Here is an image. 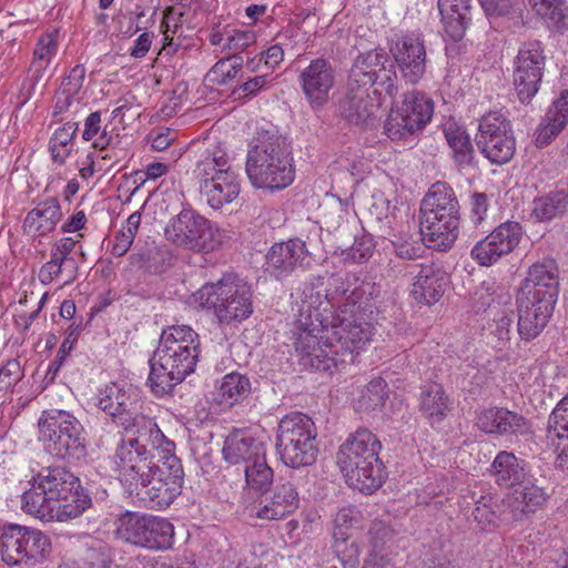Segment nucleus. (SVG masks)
Here are the masks:
<instances>
[{
	"mask_svg": "<svg viewBox=\"0 0 568 568\" xmlns=\"http://www.w3.org/2000/svg\"><path fill=\"white\" fill-rule=\"evenodd\" d=\"M293 339L300 364L329 375L354 362L372 336L366 317L374 313L382 286L369 276L347 272L327 280L324 301L306 285Z\"/></svg>",
	"mask_w": 568,
	"mask_h": 568,
	"instance_id": "1",
	"label": "nucleus"
},
{
	"mask_svg": "<svg viewBox=\"0 0 568 568\" xmlns=\"http://www.w3.org/2000/svg\"><path fill=\"white\" fill-rule=\"evenodd\" d=\"M382 444L366 428L351 434L337 452V465L348 486L372 494L385 480V466L379 458Z\"/></svg>",
	"mask_w": 568,
	"mask_h": 568,
	"instance_id": "2",
	"label": "nucleus"
},
{
	"mask_svg": "<svg viewBox=\"0 0 568 568\" xmlns=\"http://www.w3.org/2000/svg\"><path fill=\"white\" fill-rule=\"evenodd\" d=\"M419 231L430 248L446 251L456 242L460 224V205L454 190L445 182L432 185L420 202Z\"/></svg>",
	"mask_w": 568,
	"mask_h": 568,
	"instance_id": "3",
	"label": "nucleus"
},
{
	"mask_svg": "<svg viewBox=\"0 0 568 568\" xmlns=\"http://www.w3.org/2000/svg\"><path fill=\"white\" fill-rule=\"evenodd\" d=\"M246 173L252 185L282 190L294 181L293 159L286 140L270 135L253 146L246 158Z\"/></svg>",
	"mask_w": 568,
	"mask_h": 568,
	"instance_id": "4",
	"label": "nucleus"
},
{
	"mask_svg": "<svg viewBox=\"0 0 568 568\" xmlns=\"http://www.w3.org/2000/svg\"><path fill=\"white\" fill-rule=\"evenodd\" d=\"M194 175L199 180L200 194L213 210L232 203L241 193L239 173L231 166L225 151H206L197 161Z\"/></svg>",
	"mask_w": 568,
	"mask_h": 568,
	"instance_id": "5",
	"label": "nucleus"
},
{
	"mask_svg": "<svg viewBox=\"0 0 568 568\" xmlns=\"http://www.w3.org/2000/svg\"><path fill=\"white\" fill-rule=\"evenodd\" d=\"M39 439L54 457L80 460L87 455L85 430L81 422L70 412L50 408L41 413L38 420Z\"/></svg>",
	"mask_w": 568,
	"mask_h": 568,
	"instance_id": "6",
	"label": "nucleus"
},
{
	"mask_svg": "<svg viewBox=\"0 0 568 568\" xmlns=\"http://www.w3.org/2000/svg\"><path fill=\"white\" fill-rule=\"evenodd\" d=\"M252 296L251 285L235 274H225L199 291L201 305L224 325L246 320L253 313Z\"/></svg>",
	"mask_w": 568,
	"mask_h": 568,
	"instance_id": "7",
	"label": "nucleus"
},
{
	"mask_svg": "<svg viewBox=\"0 0 568 568\" xmlns=\"http://www.w3.org/2000/svg\"><path fill=\"white\" fill-rule=\"evenodd\" d=\"M317 429L311 417L303 413L284 416L277 427L276 450L281 460L291 468L313 465L318 455Z\"/></svg>",
	"mask_w": 568,
	"mask_h": 568,
	"instance_id": "8",
	"label": "nucleus"
},
{
	"mask_svg": "<svg viewBox=\"0 0 568 568\" xmlns=\"http://www.w3.org/2000/svg\"><path fill=\"white\" fill-rule=\"evenodd\" d=\"M184 470L176 455L159 457L150 473L139 480L128 493L150 508L162 509L170 506L181 494Z\"/></svg>",
	"mask_w": 568,
	"mask_h": 568,
	"instance_id": "9",
	"label": "nucleus"
},
{
	"mask_svg": "<svg viewBox=\"0 0 568 568\" xmlns=\"http://www.w3.org/2000/svg\"><path fill=\"white\" fill-rule=\"evenodd\" d=\"M165 239L178 247L195 253H209L221 244L220 230L193 209H183L170 219Z\"/></svg>",
	"mask_w": 568,
	"mask_h": 568,
	"instance_id": "10",
	"label": "nucleus"
},
{
	"mask_svg": "<svg viewBox=\"0 0 568 568\" xmlns=\"http://www.w3.org/2000/svg\"><path fill=\"white\" fill-rule=\"evenodd\" d=\"M50 539L41 531L18 524L0 526V552L7 565L32 568L49 554Z\"/></svg>",
	"mask_w": 568,
	"mask_h": 568,
	"instance_id": "11",
	"label": "nucleus"
},
{
	"mask_svg": "<svg viewBox=\"0 0 568 568\" xmlns=\"http://www.w3.org/2000/svg\"><path fill=\"white\" fill-rule=\"evenodd\" d=\"M118 537L138 547L163 550L173 545L174 528L165 518L125 511L115 520Z\"/></svg>",
	"mask_w": 568,
	"mask_h": 568,
	"instance_id": "12",
	"label": "nucleus"
},
{
	"mask_svg": "<svg viewBox=\"0 0 568 568\" xmlns=\"http://www.w3.org/2000/svg\"><path fill=\"white\" fill-rule=\"evenodd\" d=\"M33 480V488L22 495V509L36 518L43 506L55 505L57 498L80 488V479L62 466L42 468Z\"/></svg>",
	"mask_w": 568,
	"mask_h": 568,
	"instance_id": "13",
	"label": "nucleus"
},
{
	"mask_svg": "<svg viewBox=\"0 0 568 568\" xmlns=\"http://www.w3.org/2000/svg\"><path fill=\"white\" fill-rule=\"evenodd\" d=\"M475 142L480 153L497 165L508 163L516 150L511 123L499 112H489L480 118Z\"/></svg>",
	"mask_w": 568,
	"mask_h": 568,
	"instance_id": "14",
	"label": "nucleus"
},
{
	"mask_svg": "<svg viewBox=\"0 0 568 568\" xmlns=\"http://www.w3.org/2000/svg\"><path fill=\"white\" fill-rule=\"evenodd\" d=\"M197 353L191 355L173 354V352L156 348L150 358V374L148 378L152 393L159 397L166 395L182 383L185 377L195 371Z\"/></svg>",
	"mask_w": 568,
	"mask_h": 568,
	"instance_id": "15",
	"label": "nucleus"
},
{
	"mask_svg": "<svg viewBox=\"0 0 568 568\" xmlns=\"http://www.w3.org/2000/svg\"><path fill=\"white\" fill-rule=\"evenodd\" d=\"M434 102L425 93L408 91L404 93L402 104L392 110L384 125L385 133L392 140H402L422 130L432 119Z\"/></svg>",
	"mask_w": 568,
	"mask_h": 568,
	"instance_id": "16",
	"label": "nucleus"
},
{
	"mask_svg": "<svg viewBox=\"0 0 568 568\" xmlns=\"http://www.w3.org/2000/svg\"><path fill=\"white\" fill-rule=\"evenodd\" d=\"M545 64V49L539 40L521 43L513 70V83L521 103L528 104L539 91Z\"/></svg>",
	"mask_w": 568,
	"mask_h": 568,
	"instance_id": "17",
	"label": "nucleus"
},
{
	"mask_svg": "<svg viewBox=\"0 0 568 568\" xmlns=\"http://www.w3.org/2000/svg\"><path fill=\"white\" fill-rule=\"evenodd\" d=\"M521 236L523 227L518 222H504L474 245L470 256L478 265L490 266L513 252Z\"/></svg>",
	"mask_w": 568,
	"mask_h": 568,
	"instance_id": "18",
	"label": "nucleus"
},
{
	"mask_svg": "<svg viewBox=\"0 0 568 568\" xmlns=\"http://www.w3.org/2000/svg\"><path fill=\"white\" fill-rule=\"evenodd\" d=\"M376 93L377 89L371 90V87L362 88L361 84L347 82L338 101L341 115L351 124L374 128L379 113Z\"/></svg>",
	"mask_w": 568,
	"mask_h": 568,
	"instance_id": "19",
	"label": "nucleus"
},
{
	"mask_svg": "<svg viewBox=\"0 0 568 568\" xmlns=\"http://www.w3.org/2000/svg\"><path fill=\"white\" fill-rule=\"evenodd\" d=\"M151 452L139 445L136 439H122L115 449L114 464L118 478L126 491L143 480V476L151 471L156 463Z\"/></svg>",
	"mask_w": 568,
	"mask_h": 568,
	"instance_id": "20",
	"label": "nucleus"
},
{
	"mask_svg": "<svg viewBox=\"0 0 568 568\" xmlns=\"http://www.w3.org/2000/svg\"><path fill=\"white\" fill-rule=\"evenodd\" d=\"M298 84L313 110L323 108L335 84V70L325 58H316L298 74Z\"/></svg>",
	"mask_w": 568,
	"mask_h": 568,
	"instance_id": "21",
	"label": "nucleus"
},
{
	"mask_svg": "<svg viewBox=\"0 0 568 568\" xmlns=\"http://www.w3.org/2000/svg\"><path fill=\"white\" fill-rule=\"evenodd\" d=\"M390 51L403 79L410 84L418 83L426 72L427 57L422 34L413 32L400 37Z\"/></svg>",
	"mask_w": 568,
	"mask_h": 568,
	"instance_id": "22",
	"label": "nucleus"
},
{
	"mask_svg": "<svg viewBox=\"0 0 568 568\" xmlns=\"http://www.w3.org/2000/svg\"><path fill=\"white\" fill-rule=\"evenodd\" d=\"M256 517L262 520H283L300 507V494L292 479L278 478L275 485L264 490Z\"/></svg>",
	"mask_w": 568,
	"mask_h": 568,
	"instance_id": "23",
	"label": "nucleus"
},
{
	"mask_svg": "<svg viewBox=\"0 0 568 568\" xmlns=\"http://www.w3.org/2000/svg\"><path fill=\"white\" fill-rule=\"evenodd\" d=\"M77 241L72 237H62L50 247V260L39 271V280L49 285L55 280H63V284H71L78 276V263L71 253Z\"/></svg>",
	"mask_w": 568,
	"mask_h": 568,
	"instance_id": "24",
	"label": "nucleus"
},
{
	"mask_svg": "<svg viewBox=\"0 0 568 568\" xmlns=\"http://www.w3.org/2000/svg\"><path fill=\"white\" fill-rule=\"evenodd\" d=\"M558 292L557 264L554 260H544L529 267L520 295L556 304Z\"/></svg>",
	"mask_w": 568,
	"mask_h": 568,
	"instance_id": "25",
	"label": "nucleus"
},
{
	"mask_svg": "<svg viewBox=\"0 0 568 568\" xmlns=\"http://www.w3.org/2000/svg\"><path fill=\"white\" fill-rule=\"evenodd\" d=\"M518 486L519 488L503 499V521H521L530 514L536 513L548 499L545 489L528 478Z\"/></svg>",
	"mask_w": 568,
	"mask_h": 568,
	"instance_id": "26",
	"label": "nucleus"
},
{
	"mask_svg": "<svg viewBox=\"0 0 568 568\" xmlns=\"http://www.w3.org/2000/svg\"><path fill=\"white\" fill-rule=\"evenodd\" d=\"M307 255L305 242L300 239L275 243L266 254V271L281 280L292 274L296 267L303 266Z\"/></svg>",
	"mask_w": 568,
	"mask_h": 568,
	"instance_id": "27",
	"label": "nucleus"
},
{
	"mask_svg": "<svg viewBox=\"0 0 568 568\" xmlns=\"http://www.w3.org/2000/svg\"><path fill=\"white\" fill-rule=\"evenodd\" d=\"M477 427L487 434L526 435L530 425L526 417L504 407H489L480 410L476 418Z\"/></svg>",
	"mask_w": 568,
	"mask_h": 568,
	"instance_id": "28",
	"label": "nucleus"
},
{
	"mask_svg": "<svg viewBox=\"0 0 568 568\" xmlns=\"http://www.w3.org/2000/svg\"><path fill=\"white\" fill-rule=\"evenodd\" d=\"M266 454L265 444L246 429H234L224 439L222 456L233 466H245Z\"/></svg>",
	"mask_w": 568,
	"mask_h": 568,
	"instance_id": "29",
	"label": "nucleus"
},
{
	"mask_svg": "<svg viewBox=\"0 0 568 568\" xmlns=\"http://www.w3.org/2000/svg\"><path fill=\"white\" fill-rule=\"evenodd\" d=\"M518 304V333L526 341L534 339L546 327L555 304L547 301L532 300L519 295Z\"/></svg>",
	"mask_w": 568,
	"mask_h": 568,
	"instance_id": "30",
	"label": "nucleus"
},
{
	"mask_svg": "<svg viewBox=\"0 0 568 568\" xmlns=\"http://www.w3.org/2000/svg\"><path fill=\"white\" fill-rule=\"evenodd\" d=\"M123 428L128 433H133L139 445L158 450L159 457H169L175 455V444L166 438L159 428L156 422L143 414H135L129 423H123Z\"/></svg>",
	"mask_w": 568,
	"mask_h": 568,
	"instance_id": "31",
	"label": "nucleus"
},
{
	"mask_svg": "<svg viewBox=\"0 0 568 568\" xmlns=\"http://www.w3.org/2000/svg\"><path fill=\"white\" fill-rule=\"evenodd\" d=\"M97 405L122 427L123 423H129L135 415L133 414L132 392L125 384L111 383L106 385L100 390Z\"/></svg>",
	"mask_w": 568,
	"mask_h": 568,
	"instance_id": "32",
	"label": "nucleus"
},
{
	"mask_svg": "<svg viewBox=\"0 0 568 568\" xmlns=\"http://www.w3.org/2000/svg\"><path fill=\"white\" fill-rule=\"evenodd\" d=\"M448 284L447 274L435 264H420L414 278L412 295L425 305L436 304L444 295Z\"/></svg>",
	"mask_w": 568,
	"mask_h": 568,
	"instance_id": "33",
	"label": "nucleus"
},
{
	"mask_svg": "<svg viewBox=\"0 0 568 568\" xmlns=\"http://www.w3.org/2000/svg\"><path fill=\"white\" fill-rule=\"evenodd\" d=\"M568 124V90L552 101L535 132L537 148L549 145Z\"/></svg>",
	"mask_w": 568,
	"mask_h": 568,
	"instance_id": "34",
	"label": "nucleus"
},
{
	"mask_svg": "<svg viewBox=\"0 0 568 568\" xmlns=\"http://www.w3.org/2000/svg\"><path fill=\"white\" fill-rule=\"evenodd\" d=\"M91 497L80 485V488L72 489L70 494L57 498L55 505L43 506L38 519L42 521H67L82 515L91 506Z\"/></svg>",
	"mask_w": 568,
	"mask_h": 568,
	"instance_id": "35",
	"label": "nucleus"
},
{
	"mask_svg": "<svg viewBox=\"0 0 568 568\" xmlns=\"http://www.w3.org/2000/svg\"><path fill=\"white\" fill-rule=\"evenodd\" d=\"M473 0H438V9L446 34L460 41L471 22Z\"/></svg>",
	"mask_w": 568,
	"mask_h": 568,
	"instance_id": "36",
	"label": "nucleus"
},
{
	"mask_svg": "<svg viewBox=\"0 0 568 568\" xmlns=\"http://www.w3.org/2000/svg\"><path fill=\"white\" fill-rule=\"evenodd\" d=\"M62 219L58 199L50 197L33 207L23 221V230L31 236H45L53 232Z\"/></svg>",
	"mask_w": 568,
	"mask_h": 568,
	"instance_id": "37",
	"label": "nucleus"
},
{
	"mask_svg": "<svg viewBox=\"0 0 568 568\" xmlns=\"http://www.w3.org/2000/svg\"><path fill=\"white\" fill-rule=\"evenodd\" d=\"M491 471L498 486L509 488L523 485L527 477V464L510 452H499L491 464Z\"/></svg>",
	"mask_w": 568,
	"mask_h": 568,
	"instance_id": "38",
	"label": "nucleus"
},
{
	"mask_svg": "<svg viewBox=\"0 0 568 568\" xmlns=\"http://www.w3.org/2000/svg\"><path fill=\"white\" fill-rule=\"evenodd\" d=\"M388 61V54L384 49H374L359 53L353 61L348 80L351 84H361L362 88L371 87V80L383 63Z\"/></svg>",
	"mask_w": 568,
	"mask_h": 568,
	"instance_id": "39",
	"label": "nucleus"
},
{
	"mask_svg": "<svg viewBox=\"0 0 568 568\" xmlns=\"http://www.w3.org/2000/svg\"><path fill=\"white\" fill-rule=\"evenodd\" d=\"M419 410L432 423H438L445 418L449 410V398L440 384L427 383L423 385Z\"/></svg>",
	"mask_w": 568,
	"mask_h": 568,
	"instance_id": "40",
	"label": "nucleus"
},
{
	"mask_svg": "<svg viewBox=\"0 0 568 568\" xmlns=\"http://www.w3.org/2000/svg\"><path fill=\"white\" fill-rule=\"evenodd\" d=\"M443 132L457 165L460 168L471 165L475 151L466 129L454 121H448L444 124Z\"/></svg>",
	"mask_w": 568,
	"mask_h": 568,
	"instance_id": "41",
	"label": "nucleus"
},
{
	"mask_svg": "<svg viewBox=\"0 0 568 568\" xmlns=\"http://www.w3.org/2000/svg\"><path fill=\"white\" fill-rule=\"evenodd\" d=\"M57 51L58 42L52 33L43 34L39 38L33 50V60L29 69L30 80L33 87L42 80Z\"/></svg>",
	"mask_w": 568,
	"mask_h": 568,
	"instance_id": "42",
	"label": "nucleus"
},
{
	"mask_svg": "<svg viewBox=\"0 0 568 568\" xmlns=\"http://www.w3.org/2000/svg\"><path fill=\"white\" fill-rule=\"evenodd\" d=\"M251 393V382L246 375L233 372L226 374L219 386L220 404L233 406L244 400Z\"/></svg>",
	"mask_w": 568,
	"mask_h": 568,
	"instance_id": "43",
	"label": "nucleus"
},
{
	"mask_svg": "<svg viewBox=\"0 0 568 568\" xmlns=\"http://www.w3.org/2000/svg\"><path fill=\"white\" fill-rule=\"evenodd\" d=\"M568 210V193L565 191L551 192L534 201L531 215L538 222H548L565 214Z\"/></svg>",
	"mask_w": 568,
	"mask_h": 568,
	"instance_id": "44",
	"label": "nucleus"
},
{
	"mask_svg": "<svg viewBox=\"0 0 568 568\" xmlns=\"http://www.w3.org/2000/svg\"><path fill=\"white\" fill-rule=\"evenodd\" d=\"M246 486L254 491L267 490L274 480V471L268 466L266 454H262L243 467Z\"/></svg>",
	"mask_w": 568,
	"mask_h": 568,
	"instance_id": "45",
	"label": "nucleus"
},
{
	"mask_svg": "<svg viewBox=\"0 0 568 568\" xmlns=\"http://www.w3.org/2000/svg\"><path fill=\"white\" fill-rule=\"evenodd\" d=\"M78 129V122L69 121L54 131L49 142V150L54 162L62 164L70 155L72 141Z\"/></svg>",
	"mask_w": 568,
	"mask_h": 568,
	"instance_id": "46",
	"label": "nucleus"
},
{
	"mask_svg": "<svg viewBox=\"0 0 568 568\" xmlns=\"http://www.w3.org/2000/svg\"><path fill=\"white\" fill-rule=\"evenodd\" d=\"M243 69L242 55L219 60L207 72V79L217 85H226L239 77Z\"/></svg>",
	"mask_w": 568,
	"mask_h": 568,
	"instance_id": "47",
	"label": "nucleus"
},
{
	"mask_svg": "<svg viewBox=\"0 0 568 568\" xmlns=\"http://www.w3.org/2000/svg\"><path fill=\"white\" fill-rule=\"evenodd\" d=\"M473 498L475 501V507L471 515L480 528L486 529L490 526H495L497 519L503 520V509L497 513V504L494 496L490 494H485L480 495L478 498H475V496Z\"/></svg>",
	"mask_w": 568,
	"mask_h": 568,
	"instance_id": "48",
	"label": "nucleus"
},
{
	"mask_svg": "<svg viewBox=\"0 0 568 568\" xmlns=\"http://www.w3.org/2000/svg\"><path fill=\"white\" fill-rule=\"evenodd\" d=\"M375 242L371 234H362L356 236L354 243L341 252L344 262L348 263H365L374 254Z\"/></svg>",
	"mask_w": 568,
	"mask_h": 568,
	"instance_id": "49",
	"label": "nucleus"
},
{
	"mask_svg": "<svg viewBox=\"0 0 568 568\" xmlns=\"http://www.w3.org/2000/svg\"><path fill=\"white\" fill-rule=\"evenodd\" d=\"M82 331V325L80 323L73 322L69 325V327L65 331V338L62 342L61 346L58 349L57 356L53 362L50 363L45 378H50V381H53L58 372L60 371L61 366L63 365L65 358L68 357L69 353L72 349L73 344L78 341L80 334Z\"/></svg>",
	"mask_w": 568,
	"mask_h": 568,
	"instance_id": "50",
	"label": "nucleus"
},
{
	"mask_svg": "<svg viewBox=\"0 0 568 568\" xmlns=\"http://www.w3.org/2000/svg\"><path fill=\"white\" fill-rule=\"evenodd\" d=\"M547 432L558 438H568V394L552 409Z\"/></svg>",
	"mask_w": 568,
	"mask_h": 568,
	"instance_id": "51",
	"label": "nucleus"
},
{
	"mask_svg": "<svg viewBox=\"0 0 568 568\" xmlns=\"http://www.w3.org/2000/svg\"><path fill=\"white\" fill-rule=\"evenodd\" d=\"M532 9L538 16L550 21L554 24H559L566 18L567 8H565V0H528Z\"/></svg>",
	"mask_w": 568,
	"mask_h": 568,
	"instance_id": "52",
	"label": "nucleus"
},
{
	"mask_svg": "<svg viewBox=\"0 0 568 568\" xmlns=\"http://www.w3.org/2000/svg\"><path fill=\"white\" fill-rule=\"evenodd\" d=\"M397 81L398 78L395 70V64L388 57V61L383 63V67L377 70L376 74L371 80V89L374 85H377L384 90L386 94L394 98L398 92Z\"/></svg>",
	"mask_w": 568,
	"mask_h": 568,
	"instance_id": "53",
	"label": "nucleus"
},
{
	"mask_svg": "<svg viewBox=\"0 0 568 568\" xmlns=\"http://www.w3.org/2000/svg\"><path fill=\"white\" fill-rule=\"evenodd\" d=\"M160 339L172 342L179 346L201 345L199 334L187 325H173L163 329Z\"/></svg>",
	"mask_w": 568,
	"mask_h": 568,
	"instance_id": "54",
	"label": "nucleus"
},
{
	"mask_svg": "<svg viewBox=\"0 0 568 568\" xmlns=\"http://www.w3.org/2000/svg\"><path fill=\"white\" fill-rule=\"evenodd\" d=\"M333 548L344 568L357 567L361 547L356 541L348 542V537H346V539L334 538Z\"/></svg>",
	"mask_w": 568,
	"mask_h": 568,
	"instance_id": "55",
	"label": "nucleus"
},
{
	"mask_svg": "<svg viewBox=\"0 0 568 568\" xmlns=\"http://www.w3.org/2000/svg\"><path fill=\"white\" fill-rule=\"evenodd\" d=\"M256 33L253 30H234L227 36L223 45L232 55H241L240 53L256 42Z\"/></svg>",
	"mask_w": 568,
	"mask_h": 568,
	"instance_id": "56",
	"label": "nucleus"
},
{
	"mask_svg": "<svg viewBox=\"0 0 568 568\" xmlns=\"http://www.w3.org/2000/svg\"><path fill=\"white\" fill-rule=\"evenodd\" d=\"M77 568H124L112 560L111 556L102 548H89L78 562Z\"/></svg>",
	"mask_w": 568,
	"mask_h": 568,
	"instance_id": "57",
	"label": "nucleus"
},
{
	"mask_svg": "<svg viewBox=\"0 0 568 568\" xmlns=\"http://www.w3.org/2000/svg\"><path fill=\"white\" fill-rule=\"evenodd\" d=\"M359 513L354 507L341 508L333 520L334 530L333 538L346 539L347 529L352 528L358 523Z\"/></svg>",
	"mask_w": 568,
	"mask_h": 568,
	"instance_id": "58",
	"label": "nucleus"
},
{
	"mask_svg": "<svg viewBox=\"0 0 568 568\" xmlns=\"http://www.w3.org/2000/svg\"><path fill=\"white\" fill-rule=\"evenodd\" d=\"M386 387V382L381 377L372 379L366 385V389L362 395V400L366 408H375L384 404L387 397Z\"/></svg>",
	"mask_w": 568,
	"mask_h": 568,
	"instance_id": "59",
	"label": "nucleus"
},
{
	"mask_svg": "<svg viewBox=\"0 0 568 568\" xmlns=\"http://www.w3.org/2000/svg\"><path fill=\"white\" fill-rule=\"evenodd\" d=\"M23 372L18 359H9L0 368V392L11 389L21 378Z\"/></svg>",
	"mask_w": 568,
	"mask_h": 568,
	"instance_id": "60",
	"label": "nucleus"
},
{
	"mask_svg": "<svg viewBox=\"0 0 568 568\" xmlns=\"http://www.w3.org/2000/svg\"><path fill=\"white\" fill-rule=\"evenodd\" d=\"M85 79V68L82 64L74 65L69 74L63 79L60 89L62 93L68 95H77L80 93L83 81Z\"/></svg>",
	"mask_w": 568,
	"mask_h": 568,
	"instance_id": "61",
	"label": "nucleus"
},
{
	"mask_svg": "<svg viewBox=\"0 0 568 568\" xmlns=\"http://www.w3.org/2000/svg\"><path fill=\"white\" fill-rule=\"evenodd\" d=\"M392 245L395 255L402 260H416L422 257L425 253L423 245L416 241L398 239L396 241H392Z\"/></svg>",
	"mask_w": 568,
	"mask_h": 568,
	"instance_id": "62",
	"label": "nucleus"
},
{
	"mask_svg": "<svg viewBox=\"0 0 568 568\" xmlns=\"http://www.w3.org/2000/svg\"><path fill=\"white\" fill-rule=\"evenodd\" d=\"M487 17L508 16L516 4V0H478Z\"/></svg>",
	"mask_w": 568,
	"mask_h": 568,
	"instance_id": "63",
	"label": "nucleus"
},
{
	"mask_svg": "<svg viewBox=\"0 0 568 568\" xmlns=\"http://www.w3.org/2000/svg\"><path fill=\"white\" fill-rule=\"evenodd\" d=\"M272 81L268 74L256 75L243 82L234 93L242 92L244 97H254L266 89Z\"/></svg>",
	"mask_w": 568,
	"mask_h": 568,
	"instance_id": "64",
	"label": "nucleus"
}]
</instances>
